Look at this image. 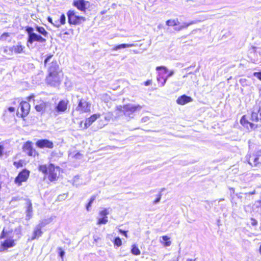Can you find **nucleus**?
Wrapping results in <instances>:
<instances>
[{"instance_id": "nucleus-1", "label": "nucleus", "mask_w": 261, "mask_h": 261, "mask_svg": "<svg viewBox=\"0 0 261 261\" xmlns=\"http://www.w3.org/2000/svg\"><path fill=\"white\" fill-rule=\"evenodd\" d=\"M63 78L64 73L57 60H52L47 69V74L45 80L46 83L51 86H56L61 83Z\"/></svg>"}, {"instance_id": "nucleus-2", "label": "nucleus", "mask_w": 261, "mask_h": 261, "mask_svg": "<svg viewBox=\"0 0 261 261\" xmlns=\"http://www.w3.org/2000/svg\"><path fill=\"white\" fill-rule=\"evenodd\" d=\"M261 121V104L254 105L250 112V116L245 114L240 119V123L246 128L254 129L257 126L253 122Z\"/></svg>"}, {"instance_id": "nucleus-3", "label": "nucleus", "mask_w": 261, "mask_h": 261, "mask_svg": "<svg viewBox=\"0 0 261 261\" xmlns=\"http://www.w3.org/2000/svg\"><path fill=\"white\" fill-rule=\"evenodd\" d=\"M35 29L39 34L34 32V29L32 27L29 26L25 27V31L28 36L27 42L28 46L29 44H32L34 42L45 43L46 42L48 36V32L41 26L37 25L35 27Z\"/></svg>"}, {"instance_id": "nucleus-4", "label": "nucleus", "mask_w": 261, "mask_h": 261, "mask_svg": "<svg viewBox=\"0 0 261 261\" xmlns=\"http://www.w3.org/2000/svg\"><path fill=\"white\" fill-rule=\"evenodd\" d=\"M38 169L44 174V178H47L50 182H55L58 179L61 170L59 166L52 163L40 165Z\"/></svg>"}, {"instance_id": "nucleus-5", "label": "nucleus", "mask_w": 261, "mask_h": 261, "mask_svg": "<svg viewBox=\"0 0 261 261\" xmlns=\"http://www.w3.org/2000/svg\"><path fill=\"white\" fill-rule=\"evenodd\" d=\"M245 160L251 167H261V148L253 152H248Z\"/></svg>"}, {"instance_id": "nucleus-6", "label": "nucleus", "mask_w": 261, "mask_h": 261, "mask_svg": "<svg viewBox=\"0 0 261 261\" xmlns=\"http://www.w3.org/2000/svg\"><path fill=\"white\" fill-rule=\"evenodd\" d=\"M91 103L88 100V98H81L78 100L75 111L79 114L88 113L91 112Z\"/></svg>"}, {"instance_id": "nucleus-7", "label": "nucleus", "mask_w": 261, "mask_h": 261, "mask_svg": "<svg viewBox=\"0 0 261 261\" xmlns=\"http://www.w3.org/2000/svg\"><path fill=\"white\" fill-rule=\"evenodd\" d=\"M67 16L68 22L70 25H79L86 20L85 17L76 15L75 12L72 10L67 11Z\"/></svg>"}, {"instance_id": "nucleus-8", "label": "nucleus", "mask_w": 261, "mask_h": 261, "mask_svg": "<svg viewBox=\"0 0 261 261\" xmlns=\"http://www.w3.org/2000/svg\"><path fill=\"white\" fill-rule=\"evenodd\" d=\"M22 149L28 156L36 157L39 156V153L33 147V143L31 141L25 142L22 146Z\"/></svg>"}, {"instance_id": "nucleus-9", "label": "nucleus", "mask_w": 261, "mask_h": 261, "mask_svg": "<svg viewBox=\"0 0 261 261\" xmlns=\"http://www.w3.org/2000/svg\"><path fill=\"white\" fill-rule=\"evenodd\" d=\"M30 172L27 169H23L20 171L14 179V182L17 186H20L22 182H26L29 176Z\"/></svg>"}, {"instance_id": "nucleus-10", "label": "nucleus", "mask_w": 261, "mask_h": 261, "mask_svg": "<svg viewBox=\"0 0 261 261\" xmlns=\"http://www.w3.org/2000/svg\"><path fill=\"white\" fill-rule=\"evenodd\" d=\"M156 70L158 71V75L157 77V81L161 87L163 86L167 81L166 77L164 76L163 74H166L168 73V70L167 67L164 66H157Z\"/></svg>"}, {"instance_id": "nucleus-11", "label": "nucleus", "mask_w": 261, "mask_h": 261, "mask_svg": "<svg viewBox=\"0 0 261 261\" xmlns=\"http://www.w3.org/2000/svg\"><path fill=\"white\" fill-rule=\"evenodd\" d=\"M100 114H94L89 117L85 119L84 121H81L80 122L79 126L82 129L88 128L94 122L100 117Z\"/></svg>"}, {"instance_id": "nucleus-12", "label": "nucleus", "mask_w": 261, "mask_h": 261, "mask_svg": "<svg viewBox=\"0 0 261 261\" xmlns=\"http://www.w3.org/2000/svg\"><path fill=\"white\" fill-rule=\"evenodd\" d=\"M69 101L67 99L60 100L55 106L54 113L55 115L62 114L67 111Z\"/></svg>"}, {"instance_id": "nucleus-13", "label": "nucleus", "mask_w": 261, "mask_h": 261, "mask_svg": "<svg viewBox=\"0 0 261 261\" xmlns=\"http://www.w3.org/2000/svg\"><path fill=\"white\" fill-rule=\"evenodd\" d=\"M16 245L15 240L12 238L5 240L0 244V252L7 251L8 249L14 247Z\"/></svg>"}, {"instance_id": "nucleus-14", "label": "nucleus", "mask_w": 261, "mask_h": 261, "mask_svg": "<svg viewBox=\"0 0 261 261\" xmlns=\"http://www.w3.org/2000/svg\"><path fill=\"white\" fill-rule=\"evenodd\" d=\"M109 208H105L100 211L98 213L100 218L97 219L96 224L100 225L105 224L108 222V215L109 214Z\"/></svg>"}, {"instance_id": "nucleus-15", "label": "nucleus", "mask_w": 261, "mask_h": 261, "mask_svg": "<svg viewBox=\"0 0 261 261\" xmlns=\"http://www.w3.org/2000/svg\"><path fill=\"white\" fill-rule=\"evenodd\" d=\"M20 110V116L21 118H24L30 113L31 106L27 101H21L19 103Z\"/></svg>"}, {"instance_id": "nucleus-16", "label": "nucleus", "mask_w": 261, "mask_h": 261, "mask_svg": "<svg viewBox=\"0 0 261 261\" xmlns=\"http://www.w3.org/2000/svg\"><path fill=\"white\" fill-rule=\"evenodd\" d=\"M46 225V223L43 221H41L39 223L38 225H37L34 228L33 235L31 239V240H34L36 239L39 238L43 233V231H42V228Z\"/></svg>"}, {"instance_id": "nucleus-17", "label": "nucleus", "mask_w": 261, "mask_h": 261, "mask_svg": "<svg viewBox=\"0 0 261 261\" xmlns=\"http://www.w3.org/2000/svg\"><path fill=\"white\" fill-rule=\"evenodd\" d=\"M36 146L39 148H48L52 149L54 148V143L52 141L47 139L38 140L36 142Z\"/></svg>"}, {"instance_id": "nucleus-18", "label": "nucleus", "mask_w": 261, "mask_h": 261, "mask_svg": "<svg viewBox=\"0 0 261 261\" xmlns=\"http://www.w3.org/2000/svg\"><path fill=\"white\" fill-rule=\"evenodd\" d=\"M141 108L142 107L140 105H124V115L129 116Z\"/></svg>"}, {"instance_id": "nucleus-19", "label": "nucleus", "mask_w": 261, "mask_h": 261, "mask_svg": "<svg viewBox=\"0 0 261 261\" xmlns=\"http://www.w3.org/2000/svg\"><path fill=\"white\" fill-rule=\"evenodd\" d=\"M88 2L85 0H74L73 5L81 11L86 12L87 7L86 4Z\"/></svg>"}, {"instance_id": "nucleus-20", "label": "nucleus", "mask_w": 261, "mask_h": 261, "mask_svg": "<svg viewBox=\"0 0 261 261\" xmlns=\"http://www.w3.org/2000/svg\"><path fill=\"white\" fill-rule=\"evenodd\" d=\"M193 99L190 96L186 95L180 96L176 99V103L179 105H185L189 102H192Z\"/></svg>"}, {"instance_id": "nucleus-21", "label": "nucleus", "mask_w": 261, "mask_h": 261, "mask_svg": "<svg viewBox=\"0 0 261 261\" xmlns=\"http://www.w3.org/2000/svg\"><path fill=\"white\" fill-rule=\"evenodd\" d=\"M48 106V103L43 100L39 101V103L35 106V109L38 112L43 113L45 112Z\"/></svg>"}, {"instance_id": "nucleus-22", "label": "nucleus", "mask_w": 261, "mask_h": 261, "mask_svg": "<svg viewBox=\"0 0 261 261\" xmlns=\"http://www.w3.org/2000/svg\"><path fill=\"white\" fill-rule=\"evenodd\" d=\"M11 47L13 54H20L24 53L25 47L21 45V43L13 45Z\"/></svg>"}, {"instance_id": "nucleus-23", "label": "nucleus", "mask_w": 261, "mask_h": 261, "mask_svg": "<svg viewBox=\"0 0 261 261\" xmlns=\"http://www.w3.org/2000/svg\"><path fill=\"white\" fill-rule=\"evenodd\" d=\"M27 210H26V215L27 217L29 218H30L32 216L33 213V206L32 202L30 200H27Z\"/></svg>"}, {"instance_id": "nucleus-24", "label": "nucleus", "mask_w": 261, "mask_h": 261, "mask_svg": "<svg viewBox=\"0 0 261 261\" xmlns=\"http://www.w3.org/2000/svg\"><path fill=\"white\" fill-rule=\"evenodd\" d=\"M162 240H160V243L165 247H169L171 245L170 238L167 236L162 237Z\"/></svg>"}, {"instance_id": "nucleus-25", "label": "nucleus", "mask_w": 261, "mask_h": 261, "mask_svg": "<svg viewBox=\"0 0 261 261\" xmlns=\"http://www.w3.org/2000/svg\"><path fill=\"white\" fill-rule=\"evenodd\" d=\"M66 23V17L64 14H62L59 21H56L54 25L59 28L61 25H64Z\"/></svg>"}, {"instance_id": "nucleus-26", "label": "nucleus", "mask_w": 261, "mask_h": 261, "mask_svg": "<svg viewBox=\"0 0 261 261\" xmlns=\"http://www.w3.org/2000/svg\"><path fill=\"white\" fill-rule=\"evenodd\" d=\"M134 45L133 44H121L114 46L112 48L113 50H117L118 49H120L121 48L130 47L134 46Z\"/></svg>"}, {"instance_id": "nucleus-27", "label": "nucleus", "mask_w": 261, "mask_h": 261, "mask_svg": "<svg viewBox=\"0 0 261 261\" xmlns=\"http://www.w3.org/2000/svg\"><path fill=\"white\" fill-rule=\"evenodd\" d=\"M131 253L135 255H139L141 254V251L136 245H133L131 248Z\"/></svg>"}, {"instance_id": "nucleus-28", "label": "nucleus", "mask_w": 261, "mask_h": 261, "mask_svg": "<svg viewBox=\"0 0 261 261\" xmlns=\"http://www.w3.org/2000/svg\"><path fill=\"white\" fill-rule=\"evenodd\" d=\"M166 23L168 26H176L179 24V21L177 19H169L166 21Z\"/></svg>"}, {"instance_id": "nucleus-29", "label": "nucleus", "mask_w": 261, "mask_h": 261, "mask_svg": "<svg viewBox=\"0 0 261 261\" xmlns=\"http://www.w3.org/2000/svg\"><path fill=\"white\" fill-rule=\"evenodd\" d=\"M13 165L16 168L18 169L24 166L25 165V163L23 160H19L18 161L14 162Z\"/></svg>"}, {"instance_id": "nucleus-30", "label": "nucleus", "mask_w": 261, "mask_h": 261, "mask_svg": "<svg viewBox=\"0 0 261 261\" xmlns=\"http://www.w3.org/2000/svg\"><path fill=\"white\" fill-rule=\"evenodd\" d=\"M113 244L114 246L116 247H120L122 244V242L121 239L119 237H116L113 241Z\"/></svg>"}, {"instance_id": "nucleus-31", "label": "nucleus", "mask_w": 261, "mask_h": 261, "mask_svg": "<svg viewBox=\"0 0 261 261\" xmlns=\"http://www.w3.org/2000/svg\"><path fill=\"white\" fill-rule=\"evenodd\" d=\"M4 53L8 55H12V47H9L8 46H6L4 47L3 49Z\"/></svg>"}, {"instance_id": "nucleus-32", "label": "nucleus", "mask_w": 261, "mask_h": 261, "mask_svg": "<svg viewBox=\"0 0 261 261\" xmlns=\"http://www.w3.org/2000/svg\"><path fill=\"white\" fill-rule=\"evenodd\" d=\"M95 198H96V196H92L91 197L89 202L86 205V210H87V211H89L90 210V207L91 206L92 203L95 200Z\"/></svg>"}, {"instance_id": "nucleus-33", "label": "nucleus", "mask_w": 261, "mask_h": 261, "mask_svg": "<svg viewBox=\"0 0 261 261\" xmlns=\"http://www.w3.org/2000/svg\"><path fill=\"white\" fill-rule=\"evenodd\" d=\"M116 110L118 112V114H123L124 115V105L117 106L116 108Z\"/></svg>"}, {"instance_id": "nucleus-34", "label": "nucleus", "mask_w": 261, "mask_h": 261, "mask_svg": "<svg viewBox=\"0 0 261 261\" xmlns=\"http://www.w3.org/2000/svg\"><path fill=\"white\" fill-rule=\"evenodd\" d=\"M53 55H48L45 59L44 60V66H46L48 62L50 61V60L51 59V58L53 57Z\"/></svg>"}, {"instance_id": "nucleus-35", "label": "nucleus", "mask_w": 261, "mask_h": 261, "mask_svg": "<svg viewBox=\"0 0 261 261\" xmlns=\"http://www.w3.org/2000/svg\"><path fill=\"white\" fill-rule=\"evenodd\" d=\"M58 250H59V254L60 256L62 258H63V256H64V254H65V252H64V250L62 249V248H61V247L58 248Z\"/></svg>"}, {"instance_id": "nucleus-36", "label": "nucleus", "mask_w": 261, "mask_h": 261, "mask_svg": "<svg viewBox=\"0 0 261 261\" xmlns=\"http://www.w3.org/2000/svg\"><path fill=\"white\" fill-rule=\"evenodd\" d=\"M253 75L255 77H256L258 80L261 81V71L254 72Z\"/></svg>"}, {"instance_id": "nucleus-37", "label": "nucleus", "mask_w": 261, "mask_h": 261, "mask_svg": "<svg viewBox=\"0 0 261 261\" xmlns=\"http://www.w3.org/2000/svg\"><path fill=\"white\" fill-rule=\"evenodd\" d=\"M7 234V232L5 231V229L4 228L1 232V234L0 235V239H4L6 237V235Z\"/></svg>"}, {"instance_id": "nucleus-38", "label": "nucleus", "mask_w": 261, "mask_h": 261, "mask_svg": "<svg viewBox=\"0 0 261 261\" xmlns=\"http://www.w3.org/2000/svg\"><path fill=\"white\" fill-rule=\"evenodd\" d=\"M7 234V232L5 231V229L4 228L1 232V234L0 235V239H4L6 237V235Z\"/></svg>"}, {"instance_id": "nucleus-39", "label": "nucleus", "mask_w": 261, "mask_h": 261, "mask_svg": "<svg viewBox=\"0 0 261 261\" xmlns=\"http://www.w3.org/2000/svg\"><path fill=\"white\" fill-rule=\"evenodd\" d=\"M35 95L34 94H31L29 96L26 97V100L28 101H30L32 99L34 100Z\"/></svg>"}, {"instance_id": "nucleus-40", "label": "nucleus", "mask_w": 261, "mask_h": 261, "mask_svg": "<svg viewBox=\"0 0 261 261\" xmlns=\"http://www.w3.org/2000/svg\"><path fill=\"white\" fill-rule=\"evenodd\" d=\"M250 220H251V225L256 226L257 225L258 222H257V221L255 219H254L253 218H251L250 219Z\"/></svg>"}, {"instance_id": "nucleus-41", "label": "nucleus", "mask_w": 261, "mask_h": 261, "mask_svg": "<svg viewBox=\"0 0 261 261\" xmlns=\"http://www.w3.org/2000/svg\"><path fill=\"white\" fill-rule=\"evenodd\" d=\"M119 232L121 233L122 234H123L124 236H125L126 238H127L128 236H127V231H126V230H122V229H119Z\"/></svg>"}, {"instance_id": "nucleus-42", "label": "nucleus", "mask_w": 261, "mask_h": 261, "mask_svg": "<svg viewBox=\"0 0 261 261\" xmlns=\"http://www.w3.org/2000/svg\"><path fill=\"white\" fill-rule=\"evenodd\" d=\"M4 147L0 143V157H2L4 154Z\"/></svg>"}, {"instance_id": "nucleus-43", "label": "nucleus", "mask_w": 261, "mask_h": 261, "mask_svg": "<svg viewBox=\"0 0 261 261\" xmlns=\"http://www.w3.org/2000/svg\"><path fill=\"white\" fill-rule=\"evenodd\" d=\"M152 81L151 80H148L144 83V85L145 86H148L151 85L152 84Z\"/></svg>"}, {"instance_id": "nucleus-44", "label": "nucleus", "mask_w": 261, "mask_h": 261, "mask_svg": "<svg viewBox=\"0 0 261 261\" xmlns=\"http://www.w3.org/2000/svg\"><path fill=\"white\" fill-rule=\"evenodd\" d=\"M161 198V195L160 194L158 196L157 198L153 201V203H156L160 201Z\"/></svg>"}, {"instance_id": "nucleus-45", "label": "nucleus", "mask_w": 261, "mask_h": 261, "mask_svg": "<svg viewBox=\"0 0 261 261\" xmlns=\"http://www.w3.org/2000/svg\"><path fill=\"white\" fill-rule=\"evenodd\" d=\"M256 194V191L255 190H254L252 192H248V193H246L245 194L248 195H255Z\"/></svg>"}, {"instance_id": "nucleus-46", "label": "nucleus", "mask_w": 261, "mask_h": 261, "mask_svg": "<svg viewBox=\"0 0 261 261\" xmlns=\"http://www.w3.org/2000/svg\"><path fill=\"white\" fill-rule=\"evenodd\" d=\"M8 110L10 112H14L15 109L14 107H10L8 108Z\"/></svg>"}, {"instance_id": "nucleus-47", "label": "nucleus", "mask_w": 261, "mask_h": 261, "mask_svg": "<svg viewBox=\"0 0 261 261\" xmlns=\"http://www.w3.org/2000/svg\"><path fill=\"white\" fill-rule=\"evenodd\" d=\"M9 36H10V35H9V33H4L2 35V37H8Z\"/></svg>"}, {"instance_id": "nucleus-48", "label": "nucleus", "mask_w": 261, "mask_h": 261, "mask_svg": "<svg viewBox=\"0 0 261 261\" xmlns=\"http://www.w3.org/2000/svg\"><path fill=\"white\" fill-rule=\"evenodd\" d=\"M47 20L48 21V22H49L50 23L53 24L54 25L55 23H54L53 22V20H52V18L51 17H48Z\"/></svg>"}, {"instance_id": "nucleus-49", "label": "nucleus", "mask_w": 261, "mask_h": 261, "mask_svg": "<svg viewBox=\"0 0 261 261\" xmlns=\"http://www.w3.org/2000/svg\"><path fill=\"white\" fill-rule=\"evenodd\" d=\"M189 25V24L188 23V24H184V25L181 26L180 28V29H184V28H187L188 26Z\"/></svg>"}, {"instance_id": "nucleus-50", "label": "nucleus", "mask_w": 261, "mask_h": 261, "mask_svg": "<svg viewBox=\"0 0 261 261\" xmlns=\"http://www.w3.org/2000/svg\"><path fill=\"white\" fill-rule=\"evenodd\" d=\"M195 260H193L192 259H188L187 261H194Z\"/></svg>"}]
</instances>
